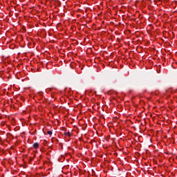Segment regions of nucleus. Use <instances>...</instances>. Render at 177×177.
Wrapping results in <instances>:
<instances>
[{"instance_id": "1", "label": "nucleus", "mask_w": 177, "mask_h": 177, "mask_svg": "<svg viewBox=\"0 0 177 177\" xmlns=\"http://www.w3.org/2000/svg\"><path fill=\"white\" fill-rule=\"evenodd\" d=\"M39 146V143H38V142H35L33 144V147L35 149H38Z\"/></svg>"}, {"instance_id": "3", "label": "nucleus", "mask_w": 177, "mask_h": 177, "mask_svg": "<svg viewBox=\"0 0 177 177\" xmlns=\"http://www.w3.org/2000/svg\"><path fill=\"white\" fill-rule=\"evenodd\" d=\"M47 133H48V135H52L53 132H52L51 131H48L47 132Z\"/></svg>"}, {"instance_id": "2", "label": "nucleus", "mask_w": 177, "mask_h": 177, "mask_svg": "<svg viewBox=\"0 0 177 177\" xmlns=\"http://www.w3.org/2000/svg\"><path fill=\"white\" fill-rule=\"evenodd\" d=\"M64 135H65L66 136H67V135H68V136H71V134L70 132L65 133Z\"/></svg>"}]
</instances>
